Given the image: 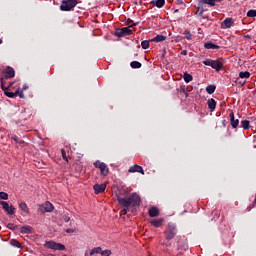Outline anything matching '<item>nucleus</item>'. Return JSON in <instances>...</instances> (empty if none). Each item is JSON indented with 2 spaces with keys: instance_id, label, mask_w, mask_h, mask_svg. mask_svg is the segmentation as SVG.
Returning <instances> with one entry per match:
<instances>
[{
  "instance_id": "obj_1",
  "label": "nucleus",
  "mask_w": 256,
  "mask_h": 256,
  "mask_svg": "<svg viewBox=\"0 0 256 256\" xmlns=\"http://www.w3.org/2000/svg\"><path fill=\"white\" fill-rule=\"evenodd\" d=\"M117 201L123 207L122 215H127L129 207H137L140 205L141 197L137 193H133L129 197L117 196Z\"/></svg>"
},
{
  "instance_id": "obj_2",
  "label": "nucleus",
  "mask_w": 256,
  "mask_h": 256,
  "mask_svg": "<svg viewBox=\"0 0 256 256\" xmlns=\"http://www.w3.org/2000/svg\"><path fill=\"white\" fill-rule=\"evenodd\" d=\"M166 241H171L177 235V227L173 223H168V226L165 230Z\"/></svg>"
},
{
  "instance_id": "obj_3",
  "label": "nucleus",
  "mask_w": 256,
  "mask_h": 256,
  "mask_svg": "<svg viewBox=\"0 0 256 256\" xmlns=\"http://www.w3.org/2000/svg\"><path fill=\"white\" fill-rule=\"evenodd\" d=\"M74 7H77V0H63L60 5V10L71 11Z\"/></svg>"
},
{
  "instance_id": "obj_4",
  "label": "nucleus",
  "mask_w": 256,
  "mask_h": 256,
  "mask_svg": "<svg viewBox=\"0 0 256 256\" xmlns=\"http://www.w3.org/2000/svg\"><path fill=\"white\" fill-rule=\"evenodd\" d=\"M203 65H206L207 67H212V69H215V71L223 69V63L219 62V60L206 59L203 61Z\"/></svg>"
},
{
  "instance_id": "obj_5",
  "label": "nucleus",
  "mask_w": 256,
  "mask_h": 256,
  "mask_svg": "<svg viewBox=\"0 0 256 256\" xmlns=\"http://www.w3.org/2000/svg\"><path fill=\"white\" fill-rule=\"evenodd\" d=\"M46 249H53L54 251H65V245L55 241H48L45 243Z\"/></svg>"
},
{
  "instance_id": "obj_6",
  "label": "nucleus",
  "mask_w": 256,
  "mask_h": 256,
  "mask_svg": "<svg viewBox=\"0 0 256 256\" xmlns=\"http://www.w3.org/2000/svg\"><path fill=\"white\" fill-rule=\"evenodd\" d=\"M94 167H96V169H100V173L104 177H107V175H109V167H107V164H105L104 162L97 160L96 162H94Z\"/></svg>"
},
{
  "instance_id": "obj_7",
  "label": "nucleus",
  "mask_w": 256,
  "mask_h": 256,
  "mask_svg": "<svg viewBox=\"0 0 256 256\" xmlns=\"http://www.w3.org/2000/svg\"><path fill=\"white\" fill-rule=\"evenodd\" d=\"M54 209L55 207L49 201H47L45 204H40L38 208L40 213H53Z\"/></svg>"
},
{
  "instance_id": "obj_8",
  "label": "nucleus",
  "mask_w": 256,
  "mask_h": 256,
  "mask_svg": "<svg viewBox=\"0 0 256 256\" xmlns=\"http://www.w3.org/2000/svg\"><path fill=\"white\" fill-rule=\"evenodd\" d=\"M2 75L3 77H1V79H4V81L5 79H13V77H15V69L8 66L2 71Z\"/></svg>"
},
{
  "instance_id": "obj_9",
  "label": "nucleus",
  "mask_w": 256,
  "mask_h": 256,
  "mask_svg": "<svg viewBox=\"0 0 256 256\" xmlns=\"http://www.w3.org/2000/svg\"><path fill=\"white\" fill-rule=\"evenodd\" d=\"M0 205H2V209H4L8 215H15V207L9 205V202L0 201Z\"/></svg>"
},
{
  "instance_id": "obj_10",
  "label": "nucleus",
  "mask_w": 256,
  "mask_h": 256,
  "mask_svg": "<svg viewBox=\"0 0 256 256\" xmlns=\"http://www.w3.org/2000/svg\"><path fill=\"white\" fill-rule=\"evenodd\" d=\"M5 91V95L6 97H9L10 99H13L15 97H20V99H23V90H16L15 92H9L7 90H4Z\"/></svg>"
},
{
  "instance_id": "obj_11",
  "label": "nucleus",
  "mask_w": 256,
  "mask_h": 256,
  "mask_svg": "<svg viewBox=\"0 0 256 256\" xmlns=\"http://www.w3.org/2000/svg\"><path fill=\"white\" fill-rule=\"evenodd\" d=\"M231 27H233V18H226L221 23V29H231Z\"/></svg>"
},
{
  "instance_id": "obj_12",
  "label": "nucleus",
  "mask_w": 256,
  "mask_h": 256,
  "mask_svg": "<svg viewBox=\"0 0 256 256\" xmlns=\"http://www.w3.org/2000/svg\"><path fill=\"white\" fill-rule=\"evenodd\" d=\"M129 173H141L142 175H145V171L143 170V167L139 165H133L129 168Z\"/></svg>"
},
{
  "instance_id": "obj_13",
  "label": "nucleus",
  "mask_w": 256,
  "mask_h": 256,
  "mask_svg": "<svg viewBox=\"0 0 256 256\" xmlns=\"http://www.w3.org/2000/svg\"><path fill=\"white\" fill-rule=\"evenodd\" d=\"M15 84V82H9V84L7 85L5 83V78H0V87L2 89V91H8L10 87H13V85Z\"/></svg>"
},
{
  "instance_id": "obj_14",
  "label": "nucleus",
  "mask_w": 256,
  "mask_h": 256,
  "mask_svg": "<svg viewBox=\"0 0 256 256\" xmlns=\"http://www.w3.org/2000/svg\"><path fill=\"white\" fill-rule=\"evenodd\" d=\"M93 189H94L96 195H99V193H103L105 191V189H107V185L106 184H95L93 186Z\"/></svg>"
},
{
  "instance_id": "obj_15",
  "label": "nucleus",
  "mask_w": 256,
  "mask_h": 256,
  "mask_svg": "<svg viewBox=\"0 0 256 256\" xmlns=\"http://www.w3.org/2000/svg\"><path fill=\"white\" fill-rule=\"evenodd\" d=\"M229 117H230V123H231L233 129H237V127L239 126V119L235 120V113H233V112H231L229 114Z\"/></svg>"
},
{
  "instance_id": "obj_16",
  "label": "nucleus",
  "mask_w": 256,
  "mask_h": 256,
  "mask_svg": "<svg viewBox=\"0 0 256 256\" xmlns=\"http://www.w3.org/2000/svg\"><path fill=\"white\" fill-rule=\"evenodd\" d=\"M207 105H208V109H210V111L213 113V111H215V109L217 108V102L215 101V99L210 98L207 101Z\"/></svg>"
},
{
  "instance_id": "obj_17",
  "label": "nucleus",
  "mask_w": 256,
  "mask_h": 256,
  "mask_svg": "<svg viewBox=\"0 0 256 256\" xmlns=\"http://www.w3.org/2000/svg\"><path fill=\"white\" fill-rule=\"evenodd\" d=\"M221 0H200L202 5H209L210 7H215L216 3H219Z\"/></svg>"
},
{
  "instance_id": "obj_18",
  "label": "nucleus",
  "mask_w": 256,
  "mask_h": 256,
  "mask_svg": "<svg viewBox=\"0 0 256 256\" xmlns=\"http://www.w3.org/2000/svg\"><path fill=\"white\" fill-rule=\"evenodd\" d=\"M149 217H158L159 209L155 206H152L148 211Z\"/></svg>"
},
{
  "instance_id": "obj_19",
  "label": "nucleus",
  "mask_w": 256,
  "mask_h": 256,
  "mask_svg": "<svg viewBox=\"0 0 256 256\" xmlns=\"http://www.w3.org/2000/svg\"><path fill=\"white\" fill-rule=\"evenodd\" d=\"M135 25H137V24H133V25H130V26H128V27L122 28L123 33H124V37H125L126 35H132V34H133V27H135Z\"/></svg>"
},
{
  "instance_id": "obj_20",
  "label": "nucleus",
  "mask_w": 256,
  "mask_h": 256,
  "mask_svg": "<svg viewBox=\"0 0 256 256\" xmlns=\"http://www.w3.org/2000/svg\"><path fill=\"white\" fill-rule=\"evenodd\" d=\"M150 224H152L153 227L159 228L161 227V225H163V218L152 219L150 221Z\"/></svg>"
},
{
  "instance_id": "obj_21",
  "label": "nucleus",
  "mask_w": 256,
  "mask_h": 256,
  "mask_svg": "<svg viewBox=\"0 0 256 256\" xmlns=\"http://www.w3.org/2000/svg\"><path fill=\"white\" fill-rule=\"evenodd\" d=\"M19 207H20L21 211H23L24 213H26L27 215H29V207L27 206V203L21 202V203L19 204Z\"/></svg>"
},
{
  "instance_id": "obj_22",
  "label": "nucleus",
  "mask_w": 256,
  "mask_h": 256,
  "mask_svg": "<svg viewBox=\"0 0 256 256\" xmlns=\"http://www.w3.org/2000/svg\"><path fill=\"white\" fill-rule=\"evenodd\" d=\"M205 49H219V46L213 42H207L204 44Z\"/></svg>"
},
{
  "instance_id": "obj_23",
  "label": "nucleus",
  "mask_w": 256,
  "mask_h": 256,
  "mask_svg": "<svg viewBox=\"0 0 256 256\" xmlns=\"http://www.w3.org/2000/svg\"><path fill=\"white\" fill-rule=\"evenodd\" d=\"M33 228L31 226H22L20 228V233H32Z\"/></svg>"
},
{
  "instance_id": "obj_24",
  "label": "nucleus",
  "mask_w": 256,
  "mask_h": 256,
  "mask_svg": "<svg viewBox=\"0 0 256 256\" xmlns=\"http://www.w3.org/2000/svg\"><path fill=\"white\" fill-rule=\"evenodd\" d=\"M183 79H184L185 83H191V81H193V76L191 74L185 72L183 75Z\"/></svg>"
},
{
  "instance_id": "obj_25",
  "label": "nucleus",
  "mask_w": 256,
  "mask_h": 256,
  "mask_svg": "<svg viewBox=\"0 0 256 256\" xmlns=\"http://www.w3.org/2000/svg\"><path fill=\"white\" fill-rule=\"evenodd\" d=\"M101 247H95L93 249L90 250V256H93V255H101Z\"/></svg>"
},
{
  "instance_id": "obj_26",
  "label": "nucleus",
  "mask_w": 256,
  "mask_h": 256,
  "mask_svg": "<svg viewBox=\"0 0 256 256\" xmlns=\"http://www.w3.org/2000/svg\"><path fill=\"white\" fill-rule=\"evenodd\" d=\"M250 77H251V73L249 71L239 73L240 79H249Z\"/></svg>"
},
{
  "instance_id": "obj_27",
  "label": "nucleus",
  "mask_w": 256,
  "mask_h": 256,
  "mask_svg": "<svg viewBox=\"0 0 256 256\" xmlns=\"http://www.w3.org/2000/svg\"><path fill=\"white\" fill-rule=\"evenodd\" d=\"M165 39H167V37L163 35H157L152 39V41H155L156 43H161L162 41H165Z\"/></svg>"
},
{
  "instance_id": "obj_28",
  "label": "nucleus",
  "mask_w": 256,
  "mask_h": 256,
  "mask_svg": "<svg viewBox=\"0 0 256 256\" xmlns=\"http://www.w3.org/2000/svg\"><path fill=\"white\" fill-rule=\"evenodd\" d=\"M130 67H132V69H141V62H139V61H132L130 63Z\"/></svg>"
},
{
  "instance_id": "obj_29",
  "label": "nucleus",
  "mask_w": 256,
  "mask_h": 256,
  "mask_svg": "<svg viewBox=\"0 0 256 256\" xmlns=\"http://www.w3.org/2000/svg\"><path fill=\"white\" fill-rule=\"evenodd\" d=\"M10 245H12V247H16L17 249H21L23 247V245H21V243L17 240H11Z\"/></svg>"
},
{
  "instance_id": "obj_30",
  "label": "nucleus",
  "mask_w": 256,
  "mask_h": 256,
  "mask_svg": "<svg viewBox=\"0 0 256 256\" xmlns=\"http://www.w3.org/2000/svg\"><path fill=\"white\" fill-rule=\"evenodd\" d=\"M215 89H216L215 85H209L206 87V91L209 95H213V93H215Z\"/></svg>"
},
{
  "instance_id": "obj_31",
  "label": "nucleus",
  "mask_w": 256,
  "mask_h": 256,
  "mask_svg": "<svg viewBox=\"0 0 256 256\" xmlns=\"http://www.w3.org/2000/svg\"><path fill=\"white\" fill-rule=\"evenodd\" d=\"M115 35L116 37H125V32H123V28L117 29Z\"/></svg>"
},
{
  "instance_id": "obj_32",
  "label": "nucleus",
  "mask_w": 256,
  "mask_h": 256,
  "mask_svg": "<svg viewBox=\"0 0 256 256\" xmlns=\"http://www.w3.org/2000/svg\"><path fill=\"white\" fill-rule=\"evenodd\" d=\"M241 127H242V129H244V130L249 129V121H248V120H242V121H241Z\"/></svg>"
},
{
  "instance_id": "obj_33",
  "label": "nucleus",
  "mask_w": 256,
  "mask_h": 256,
  "mask_svg": "<svg viewBox=\"0 0 256 256\" xmlns=\"http://www.w3.org/2000/svg\"><path fill=\"white\" fill-rule=\"evenodd\" d=\"M165 5V0H156L155 6L158 7V9H161Z\"/></svg>"
},
{
  "instance_id": "obj_34",
  "label": "nucleus",
  "mask_w": 256,
  "mask_h": 256,
  "mask_svg": "<svg viewBox=\"0 0 256 256\" xmlns=\"http://www.w3.org/2000/svg\"><path fill=\"white\" fill-rule=\"evenodd\" d=\"M0 199L7 201V199H9V194H7L6 192H0Z\"/></svg>"
},
{
  "instance_id": "obj_35",
  "label": "nucleus",
  "mask_w": 256,
  "mask_h": 256,
  "mask_svg": "<svg viewBox=\"0 0 256 256\" xmlns=\"http://www.w3.org/2000/svg\"><path fill=\"white\" fill-rule=\"evenodd\" d=\"M141 47H142V49H147L149 47V41L148 40H143L141 42Z\"/></svg>"
},
{
  "instance_id": "obj_36",
  "label": "nucleus",
  "mask_w": 256,
  "mask_h": 256,
  "mask_svg": "<svg viewBox=\"0 0 256 256\" xmlns=\"http://www.w3.org/2000/svg\"><path fill=\"white\" fill-rule=\"evenodd\" d=\"M13 141H15V143H19L20 145L25 143L23 140H19V137H17V135L12 136Z\"/></svg>"
},
{
  "instance_id": "obj_37",
  "label": "nucleus",
  "mask_w": 256,
  "mask_h": 256,
  "mask_svg": "<svg viewBox=\"0 0 256 256\" xmlns=\"http://www.w3.org/2000/svg\"><path fill=\"white\" fill-rule=\"evenodd\" d=\"M100 255L101 256H110L111 250H101Z\"/></svg>"
},
{
  "instance_id": "obj_38",
  "label": "nucleus",
  "mask_w": 256,
  "mask_h": 256,
  "mask_svg": "<svg viewBox=\"0 0 256 256\" xmlns=\"http://www.w3.org/2000/svg\"><path fill=\"white\" fill-rule=\"evenodd\" d=\"M61 153H62V158L64 159V161L69 163V159L67 158V153L65 152V149H62Z\"/></svg>"
},
{
  "instance_id": "obj_39",
  "label": "nucleus",
  "mask_w": 256,
  "mask_h": 256,
  "mask_svg": "<svg viewBox=\"0 0 256 256\" xmlns=\"http://www.w3.org/2000/svg\"><path fill=\"white\" fill-rule=\"evenodd\" d=\"M247 17H256V10H249L247 12Z\"/></svg>"
},
{
  "instance_id": "obj_40",
  "label": "nucleus",
  "mask_w": 256,
  "mask_h": 256,
  "mask_svg": "<svg viewBox=\"0 0 256 256\" xmlns=\"http://www.w3.org/2000/svg\"><path fill=\"white\" fill-rule=\"evenodd\" d=\"M65 231L66 233H75V231H77V228L74 226L72 228H66Z\"/></svg>"
},
{
  "instance_id": "obj_41",
  "label": "nucleus",
  "mask_w": 256,
  "mask_h": 256,
  "mask_svg": "<svg viewBox=\"0 0 256 256\" xmlns=\"http://www.w3.org/2000/svg\"><path fill=\"white\" fill-rule=\"evenodd\" d=\"M184 35H185V38L188 39V40H191L192 37H193V35H191V32H189V31H185Z\"/></svg>"
},
{
  "instance_id": "obj_42",
  "label": "nucleus",
  "mask_w": 256,
  "mask_h": 256,
  "mask_svg": "<svg viewBox=\"0 0 256 256\" xmlns=\"http://www.w3.org/2000/svg\"><path fill=\"white\" fill-rule=\"evenodd\" d=\"M162 245L164 246V247H171V242H169V240H165L164 241V243H162Z\"/></svg>"
},
{
  "instance_id": "obj_43",
  "label": "nucleus",
  "mask_w": 256,
  "mask_h": 256,
  "mask_svg": "<svg viewBox=\"0 0 256 256\" xmlns=\"http://www.w3.org/2000/svg\"><path fill=\"white\" fill-rule=\"evenodd\" d=\"M71 221V218L69 216H64V222L69 223Z\"/></svg>"
},
{
  "instance_id": "obj_44",
  "label": "nucleus",
  "mask_w": 256,
  "mask_h": 256,
  "mask_svg": "<svg viewBox=\"0 0 256 256\" xmlns=\"http://www.w3.org/2000/svg\"><path fill=\"white\" fill-rule=\"evenodd\" d=\"M9 226H10V229H15V225L14 224L10 223Z\"/></svg>"
},
{
  "instance_id": "obj_45",
  "label": "nucleus",
  "mask_w": 256,
  "mask_h": 256,
  "mask_svg": "<svg viewBox=\"0 0 256 256\" xmlns=\"http://www.w3.org/2000/svg\"><path fill=\"white\" fill-rule=\"evenodd\" d=\"M205 13V10L203 8L200 9V15H203Z\"/></svg>"
},
{
  "instance_id": "obj_46",
  "label": "nucleus",
  "mask_w": 256,
  "mask_h": 256,
  "mask_svg": "<svg viewBox=\"0 0 256 256\" xmlns=\"http://www.w3.org/2000/svg\"><path fill=\"white\" fill-rule=\"evenodd\" d=\"M181 55H187V50L182 51Z\"/></svg>"
},
{
  "instance_id": "obj_47",
  "label": "nucleus",
  "mask_w": 256,
  "mask_h": 256,
  "mask_svg": "<svg viewBox=\"0 0 256 256\" xmlns=\"http://www.w3.org/2000/svg\"><path fill=\"white\" fill-rule=\"evenodd\" d=\"M23 89H28V87L25 85Z\"/></svg>"
},
{
  "instance_id": "obj_48",
  "label": "nucleus",
  "mask_w": 256,
  "mask_h": 256,
  "mask_svg": "<svg viewBox=\"0 0 256 256\" xmlns=\"http://www.w3.org/2000/svg\"><path fill=\"white\" fill-rule=\"evenodd\" d=\"M1 43H3V40L0 39V45H1Z\"/></svg>"
}]
</instances>
